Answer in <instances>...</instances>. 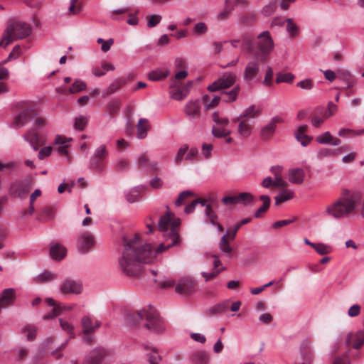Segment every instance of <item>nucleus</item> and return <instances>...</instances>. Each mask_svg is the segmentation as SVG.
<instances>
[{
	"label": "nucleus",
	"instance_id": "24",
	"mask_svg": "<svg viewBox=\"0 0 364 364\" xmlns=\"http://www.w3.org/2000/svg\"><path fill=\"white\" fill-rule=\"evenodd\" d=\"M151 125L149 120L146 118L139 119L136 124V136L139 139H143L147 136V132L150 129Z\"/></svg>",
	"mask_w": 364,
	"mask_h": 364
},
{
	"label": "nucleus",
	"instance_id": "61",
	"mask_svg": "<svg viewBox=\"0 0 364 364\" xmlns=\"http://www.w3.org/2000/svg\"><path fill=\"white\" fill-rule=\"evenodd\" d=\"M208 31V26L204 22L197 23L193 28V33L198 36L205 34Z\"/></svg>",
	"mask_w": 364,
	"mask_h": 364
},
{
	"label": "nucleus",
	"instance_id": "42",
	"mask_svg": "<svg viewBox=\"0 0 364 364\" xmlns=\"http://www.w3.org/2000/svg\"><path fill=\"white\" fill-rule=\"evenodd\" d=\"M103 161L101 159H97L92 156L90 160V166L97 173H102L105 171Z\"/></svg>",
	"mask_w": 364,
	"mask_h": 364
},
{
	"label": "nucleus",
	"instance_id": "44",
	"mask_svg": "<svg viewBox=\"0 0 364 364\" xmlns=\"http://www.w3.org/2000/svg\"><path fill=\"white\" fill-rule=\"evenodd\" d=\"M231 133L230 129L221 126H214L212 129V134L215 137L222 138L230 135Z\"/></svg>",
	"mask_w": 364,
	"mask_h": 364
},
{
	"label": "nucleus",
	"instance_id": "26",
	"mask_svg": "<svg viewBox=\"0 0 364 364\" xmlns=\"http://www.w3.org/2000/svg\"><path fill=\"white\" fill-rule=\"evenodd\" d=\"M316 141L321 144H331L333 146H338L341 141L336 137H333L329 132H326L318 136L316 139Z\"/></svg>",
	"mask_w": 364,
	"mask_h": 364
},
{
	"label": "nucleus",
	"instance_id": "2",
	"mask_svg": "<svg viewBox=\"0 0 364 364\" xmlns=\"http://www.w3.org/2000/svg\"><path fill=\"white\" fill-rule=\"evenodd\" d=\"M360 198L359 193H353L350 197H339L326 205L323 215L335 220L346 218L355 211Z\"/></svg>",
	"mask_w": 364,
	"mask_h": 364
},
{
	"label": "nucleus",
	"instance_id": "9",
	"mask_svg": "<svg viewBox=\"0 0 364 364\" xmlns=\"http://www.w3.org/2000/svg\"><path fill=\"white\" fill-rule=\"evenodd\" d=\"M196 289V282L191 278L181 279L176 286V293L183 296H189L193 294Z\"/></svg>",
	"mask_w": 364,
	"mask_h": 364
},
{
	"label": "nucleus",
	"instance_id": "60",
	"mask_svg": "<svg viewBox=\"0 0 364 364\" xmlns=\"http://www.w3.org/2000/svg\"><path fill=\"white\" fill-rule=\"evenodd\" d=\"M171 97L176 100H182L187 96V92L183 89H176L170 92Z\"/></svg>",
	"mask_w": 364,
	"mask_h": 364
},
{
	"label": "nucleus",
	"instance_id": "10",
	"mask_svg": "<svg viewBox=\"0 0 364 364\" xmlns=\"http://www.w3.org/2000/svg\"><path fill=\"white\" fill-rule=\"evenodd\" d=\"M82 291V283L71 279L64 280L60 286V291L63 294H80Z\"/></svg>",
	"mask_w": 364,
	"mask_h": 364
},
{
	"label": "nucleus",
	"instance_id": "56",
	"mask_svg": "<svg viewBox=\"0 0 364 364\" xmlns=\"http://www.w3.org/2000/svg\"><path fill=\"white\" fill-rule=\"evenodd\" d=\"M97 43L101 44V50L105 53L109 51L111 46L114 44V40L112 38L105 41L102 38H97Z\"/></svg>",
	"mask_w": 364,
	"mask_h": 364
},
{
	"label": "nucleus",
	"instance_id": "14",
	"mask_svg": "<svg viewBox=\"0 0 364 364\" xmlns=\"http://www.w3.org/2000/svg\"><path fill=\"white\" fill-rule=\"evenodd\" d=\"M136 164L139 168H146L150 173H156L159 169L158 163L151 161L145 154L139 156Z\"/></svg>",
	"mask_w": 364,
	"mask_h": 364
},
{
	"label": "nucleus",
	"instance_id": "40",
	"mask_svg": "<svg viewBox=\"0 0 364 364\" xmlns=\"http://www.w3.org/2000/svg\"><path fill=\"white\" fill-rule=\"evenodd\" d=\"M240 87L239 85L234 87L232 90L229 92H222L221 97L222 99L227 102H234L237 100L238 93L240 92Z\"/></svg>",
	"mask_w": 364,
	"mask_h": 364
},
{
	"label": "nucleus",
	"instance_id": "59",
	"mask_svg": "<svg viewBox=\"0 0 364 364\" xmlns=\"http://www.w3.org/2000/svg\"><path fill=\"white\" fill-rule=\"evenodd\" d=\"M296 86L302 90H310L313 89L314 82L311 79H304L297 82Z\"/></svg>",
	"mask_w": 364,
	"mask_h": 364
},
{
	"label": "nucleus",
	"instance_id": "7",
	"mask_svg": "<svg viewBox=\"0 0 364 364\" xmlns=\"http://www.w3.org/2000/svg\"><path fill=\"white\" fill-rule=\"evenodd\" d=\"M81 325L85 335L84 341L90 343L92 341L90 334L95 332L100 328L101 322L87 315L82 318Z\"/></svg>",
	"mask_w": 364,
	"mask_h": 364
},
{
	"label": "nucleus",
	"instance_id": "63",
	"mask_svg": "<svg viewBox=\"0 0 364 364\" xmlns=\"http://www.w3.org/2000/svg\"><path fill=\"white\" fill-rule=\"evenodd\" d=\"M314 249L321 255L328 254L331 252L329 247L323 243H316Z\"/></svg>",
	"mask_w": 364,
	"mask_h": 364
},
{
	"label": "nucleus",
	"instance_id": "33",
	"mask_svg": "<svg viewBox=\"0 0 364 364\" xmlns=\"http://www.w3.org/2000/svg\"><path fill=\"white\" fill-rule=\"evenodd\" d=\"M171 223V213L167 212L165 215H162L158 223L159 230L164 233V235H167V233L169 232L168 226H170Z\"/></svg>",
	"mask_w": 364,
	"mask_h": 364
},
{
	"label": "nucleus",
	"instance_id": "34",
	"mask_svg": "<svg viewBox=\"0 0 364 364\" xmlns=\"http://www.w3.org/2000/svg\"><path fill=\"white\" fill-rule=\"evenodd\" d=\"M294 196V192L290 189L283 188L275 197V205H279L285 201L291 200Z\"/></svg>",
	"mask_w": 364,
	"mask_h": 364
},
{
	"label": "nucleus",
	"instance_id": "12",
	"mask_svg": "<svg viewBox=\"0 0 364 364\" xmlns=\"http://www.w3.org/2000/svg\"><path fill=\"white\" fill-rule=\"evenodd\" d=\"M23 139L30 144L35 151H37L39 146L45 144V140L35 129L27 131L23 135Z\"/></svg>",
	"mask_w": 364,
	"mask_h": 364
},
{
	"label": "nucleus",
	"instance_id": "28",
	"mask_svg": "<svg viewBox=\"0 0 364 364\" xmlns=\"http://www.w3.org/2000/svg\"><path fill=\"white\" fill-rule=\"evenodd\" d=\"M50 255L53 259L60 261L65 257L66 248L59 243H55L50 247Z\"/></svg>",
	"mask_w": 364,
	"mask_h": 364
},
{
	"label": "nucleus",
	"instance_id": "45",
	"mask_svg": "<svg viewBox=\"0 0 364 364\" xmlns=\"http://www.w3.org/2000/svg\"><path fill=\"white\" fill-rule=\"evenodd\" d=\"M205 215L212 225H216L218 217L210 204H205Z\"/></svg>",
	"mask_w": 364,
	"mask_h": 364
},
{
	"label": "nucleus",
	"instance_id": "54",
	"mask_svg": "<svg viewBox=\"0 0 364 364\" xmlns=\"http://www.w3.org/2000/svg\"><path fill=\"white\" fill-rule=\"evenodd\" d=\"M56 278L55 274L51 272L46 271L38 275L37 280L39 282H50Z\"/></svg>",
	"mask_w": 364,
	"mask_h": 364
},
{
	"label": "nucleus",
	"instance_id": "36",
	"mask_svg": "<svg viewBox=\"0 0 364 364\" xmlns=\"http://www.w3.org/2000/svg\"><path fill=\"white\" fill-rule=\"evenodd\" d=\"M191 358L194 364H208L209 361L208 355L203 350L194 352Z\"/></svg>",
	"mask_w": 364,
	"mask_h": 364
},
{
	"label": "nucleus",
	"instance_id": "50",
	"mask_svg": "<svg viewBox=\"0 0 364 364\" xmlns=\"http://www.w3.org/2000/svg\"><path fill=\"white\" fill-rule=\"evenodd\" d=\"M287 31L291 37H295L299 33L297 26L294 23L292 18H287Z\"/></svg>",
	"mask_w": 364,
	"mask_h": 364
},
{
	"label": "nucleus",
	"instance_id": "49",
	"mask_svg": "<svg viewBox=\"0 0 364 364\" xmlns=\"http://www.w3.org/2000/svg\"><path fill=\"white\" fill-rule=\"evenodd\" d=\"M126 83V81L122 79L114 80L107 87V94H113L117 91L121 87Z\"/></svg>",
	"mask_w": 364,
	"mask_h": 364
},
{
	"label": "nucleus",
	"instance_id": "35",
	"mask_svg": "<svg viewBox=\"0 0 364 364\" xmlns=\"http://www.w3.org/2000/svg\"><path fill=\"white\" fill-rule=\"evenodd\" d=\"M59 321H60V326L63 328V330L66 331L70 335V337L68 339H67L65 341V342L64 343H63L58 348H57L56 350H58V349H62L63 348H65V346L68 343L69 339L72 338L75 336V333L73 331L74 327L71 323H68L66 321L63 320L62 318H60Z\"/></svg>",
	"mask_w": 364,
	"mask_h": 364
},
{
	"label": "nucleus",
	"instance_id": "29",
	"mask_svg": "<svg viewBox=\"0 0 364 364\" xmlns=\"http://www.w3.org/2000/svg\"><path fill=\"white\" fill-rule=\"evenodd\" d=\"M229 308V302L225 301L221 303L217 304L212 307L209 308L205 314L208 316H213L220 315L225 313Z\"/></svg>",
	"mask_w": 364,
	"mask_h": 364
},
{
	"label": "nucleus",
	"instance_id": "38",
	"mask_svg": "<svg viewBox=\"0 0 364 364\" xmlns=\"http://www.w3.org/2000/svg\"><path fill=\"white\" fill-rule=\"evenodd\" d=\"M342 149H344V150L348 149V146H343L341 148L336 149V150L328 149V148L321 149L318 152V157L320 159H324L326 157L333 156L340 153Z\"/></svg>",
	"mask_w": 364,
	"mask_h": 364
},
{
	"label": "nucleus",
	"instance_id": "57",
	"mask_svg": "<svg viewBox=\"0 0 364 364\" xmlns=\"http://www.w3.org/2000/svg\"><path fill=\"white\" fill-rule=\"evenodd\" d=\"M97 159H105L108 156V151H107L106 146L102 144L96 149L93 154Z\"/></svg>",
	"mask_w": 364,
	"mask_h": 364
},
{
	"label": "nucleus",
	"instance_id": "11",
	"mask_svg": "<svg viewBox=\"0 0 364 364\" xmlns=\"http://www.w3.org/2000/svg\"><path fill=\"white\" fill-rule=\"evenodd\" d=\"M77 243V250L85 253L95 245V239L90 232H83L78 237Z\"/></svg>",
	"mask_w": 364,
	"mask_h": 364
},
{
	"label": "nucleus",
	"instance_id": "47",
	"mask_svg": "<svg viewBox=\"0 0 364 364\" xmlns=\"http://www.w3.org/2000/svg\"><path fill=\"white\" fill-rule=\"evenodd\" d=\"M23 333L26 336L28 341H33L36 336L37 328L33 325L28 324L23 327Z\"/></svg>",
	"mask_w": 364,
	"mask_h": 364
},
{
	"label": "nucleus",
	"instance_id": "55",
	"mask_svg": "<svg viewBox=\"0 0 364 364\" xmlns=\"http://www.w3.org/2000/svg\"><path fill=\"white\" fill-rule=\"evenodd\" d=\"M181 225V219L178 218H172L171 217V223H170V230L167 233L168 235H171L172 233H176L178 235H179L178 228Z\"/></svg>",
	"mask_w": 364,
	"mask_h": 364
},
{
	"label": "nucleus",
	"instance_id": "32",
	"mask_svg": "<svg viewBox=\"0 0 364 364\" xmlns=\"http://www.w3.org/2000/svg\"><path fill=\"white\" fill-rule=\"evenodd\" d=\"M144 317L146 318V311H137L129 314L127 320L130 325L136 326L140 323Z\"/></svg>",
	"mask_w": 364,
	"mask_h": 364
},
{
	"label": "nucleus",
	"instance_id": "41",
	"mask_svg": "<svg viewBox=\"0 0 364 364\" xmlns=\"http://www.w3.org/2000/svg\"><path fill=\"white\" fill-rule=\"evenodd\" d=\"M259 199L262 201V205L255 213V217L257 218H260L262 214L268 210L270 205V198L269 196L262 195L259 196Z\"/></svg>",
	"mask_w": 364,
	"mask_h": 364
},
{
	"label": "nucleus",
	"instance_id": "51",
	"mask_svg": "<svg viewBox=\"0 0 364 364\" xmlns=\"http://www.w3.org/2000/svg\"><path fill=\"white\" fill-rule=\"evenodd\" d=\"M237 203L247 205L253 201V196L249 193H240L237 195Z\"/></svg>",
	"mask_w": 364,
	"mask_h": 364
},
{
	"label": "nucleus",
	"instance_id": "1",
	"mask_svg": "<svg viewBox=\"0 0 364 364\" xmlns=\"http://www.w3.org/2000/svg\"><path fill=\"white\" fill-rule=\"evenodd\" d=\"M164 242L156 249L145 242L139 235L132 237H124V249L122 256L119 258V265L121 271L127 277H134L141 272V264L152 262L158 253H161L171 247L178 244L181 238L176 233L171 235H164Z\"/></svg>",
	"mask_w": 364,
	"mask_h": 364
},
{
	"label": "nucleus",
	"instance_id": "22",
	"mask_svg": "<svg viewBox=\"0 0 364 364\" xmlns=\"http://www.w3.org/2000/svg\"><path fill=\"white\" fill-rule=\"evenodd\" d=\"M184 112L190 119H197L200 115V106L198 101L188 102L185 107Z\"/></svg>",
	"mask_w": 364,
	"mask_h": 364
},
{
	"label": "nucleus",
	"instance_id": "3",
	"mask_svg": "<svg viewBox=\"0 0 364 364\" xmlns=\"http://www.w3.org/2000/svg\"><path fill=\"white\" fill-rule=\"evenodd\" d=\"M31 33L29 24L17 21L8 25L0 42L1 46H7L10 43L18 39L26 38Z\"/></svg>",
	"mask_w": 364,
	"mask_h": 364
},
{
	"label": "nucleus",
	"instance_id": "46",
	"mask_svg": "<svg viewBox=\"0 0 364 364\" xmlns=\"http://www.w3.org/2000/svg\"><path fill=\"white\" fill-rule=\"evenodd\" d=\"M294 79V75L291 73H279L277 74L276 82L291 83Z\"/></svg>",
	"mask_w": 364,
	"mask_h": 364
},
{
	"label": "nucleus",
	"instance_id": "31",
	"mask_svg": "<svg viewBox=\"0 0 364 364\" xmlns=\"http://www.w3.org/2000/svg\"><path fill=\"white\" fill-rule=\"evenodd\" d=\"M229 235H230V231L227 230L226 233L220 238L218 245L220 250L230 257L233 250L228 242V236Z\"/></svg>",
	"mask_w": 364,
	"mask_h": 364
},
{
	"label": "nucleus",
	"instance_id": "58",
	"mask_svg": "<svg viewBox=\"0 0 364 364\" xmlns=\"http://www.w3.org/2000/svg\"><path fill=\"white\" fill-rule=\"evenodd\" d=\"M63 311L62 305H58L57 306H54L50 312L43 316V320H48L53 318L61 314Z\"/></svg>",
	"mask_w": 364,
	"mask_h": 364
},
{
	"label": "nucleus",
	"instance_id": "25",
	"mask_svg": "<svg viewBox=\"0 0 364 364\" xmlns=\"http://www.w3.org/2000/svg\"><path fill=\"white\" fill-rule=\"evenodd\" d=\"M307 129L306 125H301L299 126L296 132H295V138L298 141L300 142L301 145L303 146H306L309 145L312 140V137L306 135L305 133Z\"/></svg>",
	"mask_w": 364,
	"mask_h": 364
},
{
	"label": "nucleus",
	"instance_id": "21",
	"mask_svg": "<svg viewBox=\"0 0 364 364\" xmlns=\"http://www.w3.org/2000/svg\"><path fill=\"white\" fill-rule=\"evenodd\" d=\"M239 121L237 129L239 134L244 138L250 136L253 128V121L251 122L250 119L245 118H240Z\"/></svg>",
	"mask_w": 364,
	"mask_h": 364
},
{
	"label": "nucleus",
	"instance_id": "16",
	"mask_svg": "<svg viewBox=\"0 0 364 364\" xmlns=\"http://www.w3.org/2000/svg\"><path fill=\"white\" fill-rule=\"evenodd\" d=\"M259 60H250L247 63L244 71V80L245 81L252 80L259 71Z\"/></svg>",
	"mask_w": 364,
	"mask_h": 364
},
{
	"label": "nucleus",
	"instance_id": "53",
	"mask_svg": "<svg viewBox=\"0 0 364 364\" xmlns=\"http://www.w3.org/2000/svg\"><path fill=\"white\" fill-rule=\"evenodd\" d=\"M193 196H194L193 192H192L191 191H184L181 192L179 194L178 198H177V200L175 202L176 206H180V205L184 204L186 203V198H188L189 197H192Z\"/></svg>",
	"mask_w": 364,
	"mask_h": 364
},
{
	"label": "nucleus",
	"instance_id": "8",
	"mask_svg": "<svg viewBox=\"0 0 364 364\" xmlns=\"http://www.w3.org/2000/svg\"><path fill=\"white\" fill-rule=\"evenodd\" d=\"M146 321L145 327L155 333L162 332L164 329V323L160 318L158 313L154 309L146 311Z\"/></svg>",
	"mask_w": 364,
	"mask_h": 364
},
{
	"label": "nucleus",
	"instance_id": "62",
	"mask_svg": "<svg viewBox=\"0 0 364 364\" xmlns=\"http://www.w3.org/2000/svg\"><path fill=\"white\" fill-rule=\"evenodd\" d=\"M161 16L159 14H154L149 17L147 21V27L153 28L155 27L157 24L160 23L161 21Z\"/></svg>",
	"mask_w": 364,
	"mask_h": 364
},
{
	"label": "nucleus",
	"instance_id": "39",
	"mask_svg": "<svg viewBox=\"0 0 364 364\" xmlns=\"http://www.w3.org/2000/svg\"><path fill=\"white\" fill-rule=\"evenodd\" d=\"M338 78L343 81L346 84L347 87H351L354 85L355 82L348 70H339L338 71Z\"/></svg>",
	"mask_w": 364,
	"mask_h": 364
},
{
	"label": "nucleus",
	"instance_id": "48",
	"mask_svg": "<svg viewBox=\"0 0 364 364\" xmlns=\"http://www.w3.org/2000/svg\"><path fill=\"white\" fill-rule=\"evenodd\" d=\"M198 204H200L202 206H205L206 204V200L203 198H198L193 200L191 203L188 204L184 208V213L186 214H189L193 212L196 208V206Z\"/></svg>",
	"mask_w": 364,
	"mask_h": 364
},
{
	"label": "nucleus",
	"instance_id": "37",
	"mask_svg": "<svg viewBox=\"0 0 364 364\" xmlns=\"http://www.w3.org/2000/svg\"><path fill=\"white\" fill-rule=\"evenodd\" d=\"M204 107L206 110H210L218 105L222 100L221 96H213L212 99L208 95L203 96Z\"/></svg>",
	"mask_w": 364,
	"mask_h": 364
},
{
	"label": "nucleus",
	"instance_id": "5",
	"mask_svg": "<svg viewBox=\"0 0 364 364\" xmlns=\"http://www.w3.org/2000/svg\"><path fill=\"white\" fill-rule=\"evenodd\" d=\"M31 188L28 179L17 180L12 182L9 188V194L12 198H23Z\"/></svg>",
	"mask_w": 364,
	"mask_h": 364
},
{
	"label": "nucleus",
	"instance_id": "13",
	"mask_svg": "<svg viewBox=\"0 0 364 364\" xmlns=\"http://www.w3.org/2000/svg\"><path fill=\"white\" fill-rule=\"evenodd\" d=\"M300 356L301 359V364H311L313 361V350L310 341H304L299 348Z\"/></svg>",
	"mask_w": 364,
	"mask_h": 364
},
{
	"label": "nucleus",
	"instance_id": "30",
	"mask_svg": "<svg viewBox=\"0 0 364 364\" xmlns=\"http://www.w3.org/2000/svg\"><path fill=\"white\" fill-rule=\"evenodd\" d=\"M54 144L58 146L57 151L60 154L67 156L68 161L71 160V157L68 154L66 137L57 135L55 138Z\"/></svg>",
	"mask_w": 364,
	"mask_h": 364
},
{
	"label": "nucleus",
	"instance_id": "52",
	"mask_svg": "<svg viewBox=\"0 0 364 364\" xmlns=\"http://www.w3.org/2000/svg\"><path fill=\"white\" fill-rule=\"evenodd\" d=\"M87 87L85 82L82 80L75 81L69 89L70 93H77L85 90Z\"/></svg>",
	"mask_w": 364,
	"mask_h": 364
},
{
	"label": "nucleus",
	"instance_id": "23",
	"mask_svg": "<svg viewBox=\"0 0 364 364\" xmlns=\"http://www.w3.org/2000/svg\"><path fill=\"white\" fill-rule=\"evenodd\" d=\"M305 172L301 168L290 169L288 172L289 182L294 184H301L304 181Z\"/></svg>",
	"mask_w": 364,
	"mask_h": 364
},
{
	"label": "nucleus",
	"instance_id": "18",
	"mask_svg": "<svg viewBox=\"0 0 364 364\" xmlns=\"http://www.w3.org/2000/svg\"><path fill=\"white\" fill-rule=\"evenodd\" d=\"M35 115L36 111L34 109H25L16 117L14 121L15 124L18 127H22L26 124H27Z\"/></svg>",
	"mask_w": 364,
	"mask_h": 364
},
{
	"label": "nucleus",
	"instance_id": "43",
	"mask_svg": "<svg viewBox=\"0 0 364 364\" xmlns=\"http://www.w3.org/2000/svg\"><path fill=\"white\" fill-rule=\"evenodd\" d=\"M168 75V70H163L161 69H157L155 70L151 71L148 74V77L150 80L152 81H159L161 80L165 77H166Z\"/></svg>",
	"mask_w": 364,
	"mask_h": 364
},
{
	"label": "nucleus",
	"instance_id": "4",
	"mask_svg": "<svg viewBox=\"0 0 364 364\" xmlns=\"http://www.w3.org/2000/svg\"><path fill=\"white\" fill-rule=\"evenodd\" d=\"M257 38L255 57L260 61H265L269 58L270 53L274 50V41L268 31L260 33L257 36Z\"/></svg>",
	"mask_w": 364,
	"mask_h": 364
},
{
	"label": "nucleus",
	"instance_id": "20",
	"mask_svg": "<svg viewBox=\"0 0 364 364\" xmlns=\"http://www.w3.org/2000/svg\"><path fill=\"white\" fill-rule=\"evenodd\" d=\"M16 299L14 289L8 288L4 289L0 296V310L13 304Z\"/></svg>",
	"mask_w": 364,
	"mask_h": 364
},
{
	"label": "nucleus",
	"instance_id": "64",
	"mask_svg": "<svg viewBox=\"0 0 364 364\" xmlns=\"http://www.w3.org/2000/svg\"><path fill=\"white\" fill-rule=\"evenodd\" d=\"M87 119L85 117L80 116L76 117L75 120L74 127L79 131L82 130L87 124Z\"/></svg>",
	"mask_w": 364,
	"mask_h": 364
},
{
	"label": "nucleus",
	"instance_id": "6",
	"mask_svg": "<svg viewBox=\"0 0 364 364\" xmlns=\"http://www.w3.org/2000/svg\"><path fill=\"white\" fill-rule=\"evenodd\" d=\"M237 80L236 74L234 73H225L217 80L208 87L211 92L220 91L232 86Z\"/></svg>",
	"mask_w": 364,
	"mask_h": 364
},
{
	"label": "nucleus",
	"instance_id": "17",
	"mask_svg": "<svg viewBox=\"0 0 364 364\" xmlns=\"http://www.w3.org/2000/svg\"><path fill=\"white\" fill-rule=\"evenodd\" d=\"M282 122V119L279 116H275L271 119L270 122L264 126L260 132L261 138L263 140L269 139L274 133L276 124Z\"/></svg>",
	"mask_w": 364,
	"mask_h": 364
},
{
	"label": "nucleus",
	"instance_id": "27",
	"mask_svg": "<svg viewBox=\"0 0 364 364\" xmlns=\"http://www.w3.org/2000/svg\"><path fill=\"white\" fill-rule=\"evenodd\" d=\"M262 109L260 108L256 107L255 105H251L245 109L242 114H240L239 117L234 118L232 122H237L239 121L240 118H245L250 120V119H254L255 117L259 115Z\"/></svg>",
	"mask_w": 364,
	"mask_h": 364
},
{
	"label": "nucleus",
	"instance_id": "15",
	"mask_svg": "<svg viewBox=\"0 0 364 364\" xmlns=\"http://www.w3.org/2000/svg\"><path fill=\"white\" fill-rule=\"evenodd\" d=\"M241 45L240 49L242 51H245L248 53H255V36L252 33H245L241 36Z\"/></svg>",
	"mask_w": 364,
	"mask_h": 364
},
{
	"label": "nucleus",
	"instance_id": "19",
	"mask_svg": "<svg viewBox=\"0 0 364 364\" xmlns=\"http://www.w3.org/2000/svg\"><path fill=\"white\" fill-rule=\"evenodd\" d=\"M346 343L347 346H352L355 349L360 348L364 343V332L358 331L355 334L348 333Z\"/></svg>",
	"mask_w": 364,
	"mask_h": 364
}]
</instances>
